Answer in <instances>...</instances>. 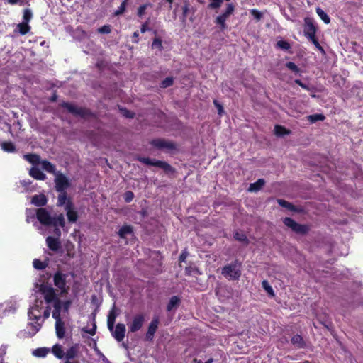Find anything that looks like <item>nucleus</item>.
<instances>
[{"mask_svg":"<svg viewBox=\"0 0 363 363\" xmlns=\"http://www.w3.org/2000/svg\"><path fill=\"white\" fill-rule=\"evenodd\" d=\"M39 291L43 294L46 303H52L54 308L52 311H56V310H57V311H61L62 301L57 296V294L53 287L43 284L40 286Z\"/></svg>","mask_w":363,"mask_h":363,"instance_id":"nucleus-1","label":"nucleus"},{"mask_svg":"<svg viewBox=\"0 0 363 363\" xmlns=\"http://www.w3.org/2000/svg\"><path fill=\"white\" fill-rule=\"evenodd\" d=\"M137 160L146 165L160 167L167 174H174L176 172L175 169L164 161L152 160L150 157H138Z\"/></svg>","mask_w":363,"mask_h":363,"instance_id":"nucleus-2","label":"nucleus"},{"mask_svg":"<svg viewBox=\"0 0 363 363\" xmlns=\"http://www.w3.org/2000/svg\"><path fill=\"white\" fill-rule=\"evenodd\" d=\"M60 106L66 108L69 113L75 116H79L85 118L92 116V113L89 109L83 107H77L69 102L63 101L60 104Z\"/></svg>","mask_w":363,"mask_h":363,"instance_id":"nucleus-3","label":"nucleus"},{"mask_svg":"<svg viewBox=\"0 0 363 363\" xmlns=\"http://www.w3.org/2000/svg\"><path fill=\"white\" fill-rule=\"evenodd\" d=\"M283 223L286 226L291 228L292 231L299 235H306L310 230L308 225L299 224L289 217L284 218Z\"/></svg>","mask_w":363,"mask_h":363,"instance_id":"nucleus-4","label":"nucleus"},{"mask_svg":"<svg viewBox=\"0 0 363 363\" xmlns=\"http://www.w3.org/2000/svg\"><path fill=\"white\" fill-rule=\"evenodd\" d=\"M222 274L229 279L238 280L241 275L238 262L225 265L222 269Z\"/></svg>","mask_w":363,"mask_h":363,"instance_id":"nucleus-5","label":"nucleus"},{"mask_svg":"<svg viewBox=\"0 0 363 363\" xmlns=\"http://www.w3.org/2000/svg\"><path fill=\"white\" fill-rule=\"evenodd\" d=\"M55 188L58 191H66L71 186L69 179L62 173L58 172L55 177Z\"/></svg>","mask_w":363,"mask_h":363,"instance_id":"nucleus-6","label":"nucleus"},{"mask_svg":"<svg viewBox=\"0 0 363 363\" xmlns=\"http://www.w3.org/2000/svg\"><path fill=\"white\" fill-rule=\"evenodd\" d=\"M67 275L61 271H57L53 276L54 285L61 291V294L67 293Z\"/></svg>","mask_w":363,"mask_h":363,"instance_id":"nucleus-7","label":"nucleus"},{"mask_svg":"<svg viewBox=\"0 0 363 363\" xmlns=\"http://www.w3.org/2000/svg\"><path fill=\"white\" fill-rule=\"evenodd\" d=\"M61 311H52V316L55 320L56 335L59 339H62L65 335V323L61 318Z\"/></svg>","mask_w":363,"mask_h":363,"instance_id":"nucleus-8","label":"nucleus"},{"mask_svg":"<svg viewBox=\"0 0 363 363\" xmlns=\"http://www.w3.org/2000/svg\"><path fill=\"white\" fill-rule=\"evenodd\" d=\"M36 218L38 220L45 226H51L52 225H55V223L53 222L52 217L45 208H38L36 210Z\"/></svg>","mask_w":363,"mask_h":363,"instance_id":"nucleus-9","label":"nucleus"},{"mask_svg":"<svg viewBox=\"0 0 363 363\" xmlns=\"http://www.w3.org/2000/svg\"><path fill=\"white\" fill-rule=\"evenodd\" d=\"M150 144L158 150L165 149L172 151L177 149V145L174 143L162 138L153 139L150 142Z\"/></svg>","mask_w":363,"mask_h":363,"instance_id":"nucleus-10","label":"nucleus"},{"mask_svg":"<svg viewBox=\"0 0 363 363\" xmlns=\"http://www.w3.org/2000/svg\"><path fill=\"white\" fill-rule=\"evenodd\" d=\"M304 35L308 39V40H313V38H316L315 34L318 29L317 26L315 25L313 21L310 18H306L304 19Z\"/></svg>","mask_w":363,"mask_h":363,"instance_id":"nucleus-11","label":"nucleus"},{"mask_svg":"<svg viewBox=\"0 0 363 363\" xmlns=\"http://www.w3.org/2000/svg\"><path fill=\"white\" fill-rule=\"evenodd\" d=\"M145 322V315L143 313H138L133 316L132 321L128 324L129 331L135 333L140 330Z\"/></svg>","mask_w":363,"mask_h":363,"instance_id":"nucleus-12","label":"nucleus"},{"mask_svg":"<svg viewBox=\"0 0 363 363\" xmlns=\"http://www.w3.org/2000/svg\"><path fill=\"white\" fill-rule=\"evenodd\" d=\"M160 319L157 316L154 317L150 323L147 331L145 336V341L152 342L154 339L155 334L158 329Z\"/></svg>","mask_w":363,"mask_h":363,"instance_id":"nucleus-13","label":"nucleus"},{"mask_svg":"<svg viewBox=\"0 0 363 363\" xmlns=\"http://www.w3.org/2000/svg\"><path fill=\"white\" fill-rule=\"evenodd\" d=\"M65 210L66 211V214L67 219L69 223H76L78 220L79 216L77 211L74 209V205L72 201H68L67 202Z\"/></svg>","mask_w":363,"mask_h":363,"instance_id":"nucleus-14","label":"nucleus"},{"mask_svg":"<svg viewBox=\"0 0 363 363\" xmlns=\"http://www.w3.org/2000/svg\"><path fill=\"white\" fill-rule=\"evenodd\" d=\"M113 337L118 341L121 342L125 337V325L123 323H118L116 325L115 330L112 332Z\"/></svg>","mask_w":363,"mask_h":363,"instance_id":"nucleus-15","label":"nucleus"},{"mask_svg":"<svg viewBox=\"0 0 363 363\" xmlns=\"http://www.w3.org/2000/svg\"><path fill=\"white\" fill-rule=\"evenodd\" d=\"M45 241L48 248L53 252H57L61 248V242L58 238L48 236Z\"/></svg>","mask_w":363,"mask_h":363,"instance_id":"nucleus-16","label":"nucleus"},{"mask_svg":"<svg viewBox=\"0 0 363 363\" xmlns=\"http://www.w3.org/2000/svg\"><path fill=\"white\" fill-rule=\"evenodd\" d=\"M48 199L45 195L41 194L38 195H34L32 197L31 203L38 207H42L47 204Z\"/></svg>","mask_w":363,"mask_h":363,"instance_id":"nucleus-17","label":"nucleus"},{"mask_svg":"<svg viewBox=\"0 0 363 363\" xmlns=\"http://www.w3.org/2000/svg\"><path fill=\"white\" fill-rule=\"evenodd\" d=\"M30 29H31V27L29 25V23H27L26 22H21V23L17 24L13 32L15 33H19L22 35H25L29 33Z\"/></svg>","mask_w":363,"mask_h":363,"instance_id":"nucleus-18","label":"nucleus"},{"mask_svg":"<svg viewBox=\"0 0 363 363\" xmlns=\"http://www.w3.org/2000/svg\"><path fill=\"white\" fill-rule=\"evenodd\" d=\"M29 174L37 180L44 181L46 179V175L38 167H32L29 171Z\"/></svg>","mask_w":363,"mask_h":363,"instance_id":"nucleus-19","label":"nucleus"},{"mask_svg":"<svg viewBox=\"0 0 363 363\" xmlns=\"http://www.w3.org/2000/svg\"><path fill=\"white\" fill-rule=\"evenodd\" d=\"M277 203H279V205L280 206L286 208L291 211H293V212H301V209L297 208L296 206H294V204H292L291 203H290L286 200L279 199H277Z\"/></svg>","mask_w":363,"mask_h":363,"instance_id":"nucleus-20","label":"nucleus"},{"mask_svg":"<svg viewBox=\"0 0 363 363\" xmlns=\"http://www.w3.org/2000/svg\"><path fill=\"white\" fill-rule=\"evenodd\" d=\"M60 194L57 196V206L59 207L65 206L67 202L68 201H72V199L67 196V191H58Z\"/></svg>","mask_w":363,"mask_h":363,"instance_id":"nucleus-21","label":"nucleus"},{"mask_svg":"<svg viewBox=\"0 0 363 363\" xmlns=\"http://www.w3.org/2000/svg\"><path fill=\"white\" fill-rule=\"evenodd\" d=\"M42 168L48 173L56 174V167L48 160H43L40 162Z\"/></svg>","mask_w":363,"mask_h":363,"instance_id":"nucleus-22","label":"nucleus"},{"mask_svg":"<svg viewBox=\"0 0 363 363\" xmlns=\"http://www.w3.org/2000/svg\"><path fill=\"white\" fill-rule=\"evenodd\" d=\"M133 233V228L131 225H124L118 231V236L123 239L125 238L127 235L132 234Z\"/></svg>","mask_w":363,"mask_h":363,"instance_id":"nucleus-23","label":"nucleus"},{"mask_svg":"<svg viewBox=\"0 0 363 363\" xmlns=\"http://www.w3.org/2000/svg\"><path fill=\"white\" fill-rule=\"evenodd\" d=\"M28 336L33 337L40 330V329L41 328V325L38 322L30 323L28 325Z\"/></svg>","mask_w":363,"mask_h":363,"instance_id":"nucleus-24","label":"nucleus"},{"mask_svg":"<svg viewBox=\"0 0 363 363\" xmlns=\"http://www.w3.org/2000/svg\"><path fill=\"white\" fill-rule=\"evenodd\" d=\"M291 343L296 346L298 348H304L306 347V343L300 335H295L291 337Z\"/></svg>","mask_w":363,"mask_h":363,"instance_id":"nucleus-25","label":"nucleus"},{"mask_svg":"<svg viewBox=\"0 0 363 363\" xmlns=\"http://www.w3.org/2000/svg\"><path fill=\"white\" fill-rule=\"evenodd\" d=\"M28 317L30 320H34L35 322L38 323V320L41 317L38 306L36 305L32 308V309L28 312Z\"/></svg>","mask_w":363,"mask_h":363,"instance_id":"nucleus-26","label":"nucleus"},{"mask_svg":"<svg viewBox=\"0 0 363 363\" xmlns=\"http://www.w3.org/2000/svg\"><path fill=\"white\" fill-rule=\"evenodd\" d=\"M291 133V130L286 128L284 126L281 125H276L274 126V134L277 136L282 137L286 135H289Z\"/></svg>","mask_w":363,"mask_h":363,"instance_id":"nucleus-27","label":"nucleus"},{"mask_svg":"<svg viewBox=\"0 0 363 363\" xmlns=\"http://www.w3.org/2000/svg\"><path fill=\"white\" fill-rule=\"evenodd\" d=\"M265 184L264 179H259L255 182L250 184L249 187L250 191H257L260 190Z\"/></svg>","mask_w":363,"mask_h":363,"instance_id":"nucleus-28","label":"nucleus"},{"mask_svg":"<svg viewBox=\"0 0 363 363\" xmlns=\"http://www.w3.org/2000/svg\"><path fill=\"white\" fill-rule=\"evenodd\" d=\"M24 159L33 164L40 163V157L37 154H26L23 156Z\"/></svg>","mask_w":363,"mask_h":363,"instance_id":"nucleus-29","label":"nucleus"},{"mask_svg":"<svg viewBox=\"0 0 363 363\" xmlns=\"http://www.w3.org/2000/svg\"><path fill=\"white\" fill-rule=\"evenodd\" d=\"M180 303V299L177 296H173L170 298V300L167 306V311H171L173 308L179 306Z\"/></svg>","mask_w":363,"mask_h":363,"instance_id":"nucleus-30","label":"nucleus"},{"mask_svg":"<svg viewBox=\"0 0 363 363\" xmlns=\"http://www.w3.org/2000/svg\"><path fill=\"white\" fill-rule=\"evenodd\" d=\"M235 11V6L233 4H228L227 5L225 11L219 15L221 18L225 19V21L230 17V15L233 14V13Z\"/></svg>","mask_w":363,"mask_h":363,"instance_id":"nucleus-31","label":"nucleus"},{"mask_svg":"<svg viewBox=\"0 0 363 363\" xmlns=\"http://www.w3.org/2000/svg\"><path fill=\"white\" fill-rule=\"evenodd\" d=\"M1 148L7 152H14L16 151L15 145L12 142H4L1 143Z\"/></svg>","mask_w":363,"mask_h":363,"instance_id":"nucleus-32","label":"nucleus"},{"mask_svg":"<svg viewBox=\"0 0 363 363\" xmlns=\"http://www.w3.org/2000/svg\"><path fill=\"white\" fill-rule=\"evenodd\" d=\"M77 352L78 350L77 346H72L69 347L65 353L67 360L74 359L77 355Z\"/></svg>","mask_w":363,"mask_h":363,"instance_id":"nucleus-33","label":"nucleus"},{"mask_svg":"<svg viewBox=\"0 0 363 363\" xmlns=\"http://www.w3.org/2000/svg\"><path fill=\"white\" fill-rule=\"evenodd\" d=\"M52 219L55 225H52L51 226H60L62 228L65 226V220L63 214L60 213L57 217H52Z\"/></svg>","mask_w":363,"mask_h":363,"instance_id":"nucleus-34","label":"nucleus"},{"mask_svg":"<svg viewBox=\"0 0 363 363\" xmlns=\"http://www.w3.org/2000/svg\"><path fill=\"white\" fill-rule=\"evenodd\" d=\"M325 119V116L321 113H315L308 116V120L311 123H315L317 121H323Z\"/></svg>","mask_w":363,"mask_h":363,"instance_id":"nucleus-35","label":"nucleus"},{"mask_svg":"<svg viewBox=\"0 0 363 363\" xmlns=\"http://www.w3.org/2000/svg\"><path fill=\"white\" fill-rule=\"evenodd\" d=\"M316 13L325 23L328 24L330 23V17L322 9L318 7L316 9Z\"/></svg>","mask_w":363,"mask_h":363,"instance_id":"nucleus-36","label":"nucleus"},{"mask_svg":"<svg viewBox=\"0 0 363 363\" xmlns=\"http://www.w3.org/2000/svg\"><path fill=\"white\" fill-rule=\"evenodd\" d=\"M233 237H234V238L236 240H238V241H240L241 242H243L245 245H248L249 244V240H248L247 237L246 236L245 234H244L242 233H240L238 231H236L234 233Z\"/></svg>","mask_w":363,"mask_h":363,"instance_id":"nucleus-37","label":"nucleus"},{"mask_svg":"<svg viewBox=\"0 0 363 363\" xmlns=\"http://www.w3.org/2000/svg\"><path fill=\"white\" fill-rule=\"evenodd\" d=\"M52 352L54 355L59 359H62L65 354L62 346L60 345H54Z\"/></svg>","mask_w":363,"mask_h":363,"instance_id":"nucleus-38","label":"nucleus"},{"mask_svg":"<svg viewBox=\"0 0 363 363\" xmlns=\"http://www.w3.org/2000/svg\"><path fill=\"white\" fill-rule=\"evenodd\" d=\"M50 350L46 347L37 348L34 352L33 354L38 357H45L49 353Z\"/></svg>","mask_w":363,"mask_h":363,"instance_id":"nucleus-39","label":"nucleus"},{"mask_svg":"<svg viewBox=\"0 0 363 363\" xmlns=\"http://www.w3.org/2000/svg\"><path fill=\"white\" fill-rule=\"evenodd\" d=\"M262 286L267 291L269 296L274 297L275 296L272 287L269 285V282L267 280L262 281Z\"/></svg>","mask_w":363,"mask_h":363,"instance_id":"nucleus-40","label":"nucleus"},{"mask_svg":"<svg viewBox=\"0 0 363 363\" xmlns=\"http://www.w3.org/2000/svg\"><path fill=\"white\" fill-rule=\"evenodd\" d=\"M174 84V78L172 77H168L162 80L160 84V88L165 89L172 86Z\"/></svg>","mask_w":363,"mask_h":363,"instance_id":"nucleus-41","label":"nucleus"},{"mask_svg":"<svg viewBox=\"0 0 363 363\" xmlns=\"http://www.w3.org/2000/svg\"><path fill=\"white\" fill-rule=\"evenodd\" d=\"M151 47L152 49H157L160 51L163 50L162 40L160 38H155Z\"/></svg>","mask_w":363,"mask_h":363,"instance_id":"nucleus-42","label":"nucleus"},{"mask_svg":"<svg viewBox=\"0 0 363 363\" xmlns=\"http://www.w3.org/2000/svg\"><path fill=\"white\" fill-rule=\"evenodd\" d=\"M128 0H123L122 1L120 6L118 7V9L114 11L113 15L115 16L121 15L125 12V11L126 9L127 4H128Z\"/></svg>","mask_w":363,"mask_h":363,"instance_id":"nucleus-43","label":"nucleus"},{"mask_svg":"<svg viewBox=\"0 0 363 363\" xmlns=\"http://www.w3.org/2000/svg\"><path fill=\"white\" fill-rule=\"evenodd\" d=\"M33 18V13L30 9H25L23 10V21L22 22H26L27 23H29L30 20Z\"/></svg>","mask_w":363,"mask_h":363,"instance_id":"nucleus-44","label":"nucleus"},{"mask_svg":"<svg viewBox=\"0 0 363 363\" xmlns=\"http://www.w3.org/2000/svg\"><path fill=\"white\" fill-rule=\"evenodd\" d=\"M33 267L36 269L41 270L47 267L48 264L43 262L38 259H35L33 262Z\"/></svg>","mask_w":363,"mask_h":363,"instance_id":"nucleus-45","label":"nucleus"},{"mask_svg":"<svg viewBox=\"0 0 363 363\" xmlns=\"http://www.w3.org/2000/svg\"><path fill=\"white\" fill-rule=\"evenodd\" d=\"M225 20L221 18L220 16H217L215 19V23L220 26V28L222 31L225 30L227 28V25L225 23Z\"/></svg>","mask_w":363,"mask_h":363,"instance_id":"nucleus-46","label":"nucleus"},{"mask_svg":"<svg viewBox=\"0 0 363 363\" xmlns=\"http://www.w3.org/2000/svg\"><path fill=\"white\" fill-rule=\"evenodd\" d=\"M149 6H151L150 4H145L140 5L138 8L137 15L139 17H142L143 15H145V11H146L147 8Z\"/></svg>","mask_w":363,"mask_h":363,"instance_id":"nucleus-47","label":"nucleus"},{"mask_svg":"<svg viewBox=\"0 0 363 363\" xmlns=\"http://www.w3.org/2000/svg\"><path fill=\"white\" fill-rule=\"evenodd\" d=\"M121 113L127 118H133L135 113L125 108H120Z\"/></svg>","mask_w":363,"mask_h":363,"instance_id":"nucleus-48","label":"nucleus"},{"mask_svg":"<svg viewBox=\"0 0 363 363\" xmlns=\"http://www.w3.org/2000/svg\"><path fill=\"white\" fill-rule=\"evenodd\" d=\"M8 346L6 345H1L0 346V363H4V357L7 352Z\"/></svg>","mask_w":363,"mask_h":363,"instance_id":"nucleus-49","label":"nucleus"},{"mask_svg":"<svg viewBox=\"0 0 363 363\" xmlns=\"http://www.w3.org/2000/svg\"><path fill=\"white\" fill-rule=\"evenodd\" d=\"M277 46L282 50H287L291 48L290 44L286 40H279L277 43Z\"/></svg>","mask_w":363,"mask_h":363,"instance_id":"nucleus-50","label":"nucleus"},{"mask_svg":"<svg viewBox=\"0 0 363 363\" xmlns=\"http://www.w3.org/2000/svg\"><path fill=\"white\" fill-rule=\"evenodd\" d=\"M286 67L291 70L294 73H299L300 72V69L298 67V66L293 62H286Z\"/></svg>","mask_w":363,"mask_h":363,"instance_id":"nucleus-51","label":"nucleus"},{"mask_svg":"<svg viewBox=\"0 0 363 363\" xmlns=\"http://www.w3.org/2000/svg\"><path fill=\"white\" fill-rule=\"evenodd\" d=\"M98 33L101 34H109L111 32V26L110 25H104L98 28Z\"/></svg>","mask_w":363,"mask_h":363,"instance_id":"nucleus-52","label":"nucleus"},{"mask_svg":"<svg viewBox=\"0 0 363 363\" xmlns=\"http://www.w3.org/2000/svg\"><path fill=\"white\" fill-rule=\"evenodd\" d=\"M190 9V4L188 1H186L182 6V18L184 21L188 16Z\"/></svg>","mask_w":363,"mask_h":363,"instance_id":"nucleus-53","label":"nucleus"},{"mask_svg":"<svg viewBox=\"0 0 363 363\" xmlns=\"http://www.w3.org/2000/svg\"><path fill=\"white\" fill-rule=\"evenodd\" d=\"M123 199H124L125 202L130 203L134 199V194H133V192L131 191H126L124 193Z\"/></svg>","mask_w":363,"mask_h":363,"instance_id":"nucleus-54","label":"nucleus"},{"mask_svg":"<svg viewBox=\"0 0 363 363\" xmlns=\"http://www.w3.org/2000/svg\"><path fill=\"white\" fill-rule=\"evenodd\" d=\"M309 41H311L322 54H325L324 48L320 45L317 38H313V40H310Z\"/></svg>","mask_w":363,"mask_h":363,"instance_id":"nucleus-55","label":"nucleus"},{"mask_svg":"<svg viewBox=\"0 0 363 363\" xmlns=\"http://www.w3.org/2000/svg\"><path fill=\"white\" fill-rule=\"evenodd\" d=\"M250 13L257 21L262 18V13L257 9H251Z\"/></svg>","mask_w":363,"mask_h":363,"instance_id":"nucleus-56","label":"nucleus"},{"mask_svg":"<svg viewBox=\"0 0 363 363\" xmlns=\"http://www.w3.org/2000/svg\"><path fill=\"white\" fill-rule=\"evenodd\" d=\"M211 2L208 5V7L211 9L219 8L223 1V0H211Z\"/></svg>","mask_w":363,"mask_h":363,"instance_id":"nucleus-57","label":"nucleus"},{"mask_svg":"<svg viewBox=\"0 0 363 363\" xmlns=\"http://www.w3.org/2000/svg\"><path fill=\"white\" fill-rule=\"evenodd\" d=\"M117 313H116V307L113 306L112 310L109 312L107 320L116 322Z\"/></svg>","mask_w":363,"mask_h":363,"instance_id":"nucleus-58","label":"nucleus"},{"mask_svg":"<svg viewBox=\"0 0 363 363\" xmlns=\"http://www.w3.org/2000/svg\"><path fill=\"white\" fill-rule=\"evenodd\" d=\"M82 330L91 335H94L96 334V325L95 323H94L91 328H84Z\"/></svg>","mask_w":363,"mask_h":363,"instance_id":"nucleus-59","label":"nucleus"},{"mask_svg":"<svg viewBox=\"0 0 363 363\" xmlns=\"http://www.w3.org/2000/svg\"><path fill=\"white\" fill-rule=\"evenodd\" d=\"M294 83H295V84H298V86H300L302 89H305V90H306V91H309V90H310L309 86H308L307 84H304L303 82H302V81H301V80H300V79H295V80H294Z\"/></svg>","mask_w":363,"mask_h":363,"instance_id":"nucleus-60","label":"nucleus"},{"mask_svg":"<svg viewBox=\"0 0 363 363\" xmlns=\"http://www.w3.org/2000/svg\"><path fill=\"white\" fill-rule=\"evenodd\" d=\"M71 304H72V301L70 300H67L64 302L62 301V308H63V309L65 312H67Z\"/></svg>","mask_w":363,"mask_h":363,"instance_id":"nucleus-61","label":"nucleus"},{"mask_svg":"<svg viewBox=\"0 0 363 363\" xmlns=\"http://www.w3.org/2000/svg\"><path fill=\"white\" fill-rule=\"evenodd\" d=\"M213 104H214L215 106L218 108V114L222 115V113H223V106L221 104H220L217 100H214Z\"/></svg>","mask_w":363,"mask_h":363,"instance_id":"nucleus-62","label":"nucleus"},{"mask_svg":"<svg viewBox=\"0 0 363 363\" xmlns=\"http://www.w3.org/2000/svg\"><path fill=\"white\" fill-rule=\"evenodd\" d=\"M187 256H188V252L186 251L182 252L179 255V262H184L186 261Z\"/></svg>","mask_w":363,"mask_h":363,"instance_id":"nucleus-63","label":"nucleus"},{"mask_svg":"<svg viewBox=\"0 0 363 363\" xmlns=\"http://www.w3.org/2000/svg\"><path fill=\"white\" fill-rule=\"evenodd\" d=\"M50 311H51V307L50 306H48L45 308V309L44 310V312H43L44 319H47V318H48L50 317Z\"/></svg>","mask_w":363,"mask_h":363,"instance_id":"nucleus-64","label":"nucleus"}]
</instances>
